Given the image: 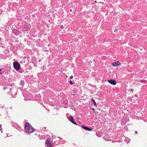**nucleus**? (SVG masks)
<instances>
[{
  "label": "nucleus",
  "mask_w": 147,
  "mask_h": 147,
  "mask_svg": "<svg viewBox=\"0 0 147 147\" xmlns=\"http://www.w3.org/2000/svg\"><path fill=\"white\" fill-rule=\"evenodd\" d=\"M13 66L14 68L16 70H18L20 67V65L18 62H14L13 64Z\"/></svg>",
  "instance_id": "7ed1b4c3"
},
{
  "label": "nucleus",
  "mask_w": 147,
  "mask_h": 147,
  "mask_svg": "<svg viewBox=\"0 0 147 147\" xmlns=\"http://www.w3.org/2000/svg\"><path fill=\"white\" fill-rule=\"evenodd\" d=\"M117 29H115V30H114V31L115 32H116V31H117Z\"/></svg>",
  "instance_id": "6ab92c4d"
},
{
  "label": "nucleus",
  "mask_w": 147,
  "mask_h": 147,
  "mask_svg": "<svg viewBox=\"0 0 147 147\" xmlns=\"http://www.w3.org/2000/svg\"><path fill=\"white\" fill-rule=\"evenodd\" d=\"M1 40V38H0V41Z\"/></svg>",
  "instance_id": "5701e85b"
},
{
  "label": "nucleus",
  "mask_w": 147,
  "mask_h": 147,
  "mask_svg": "<svg viewBox=\"0 0 147 147\" xmlns=\"http://www.w3.org/2000/svg\"><path fill=\"white\" fill-rule=\"evenodd\" d=\"M69 120L72 123L75 125H77V123L76 122L74 121V119L72 116H70L69 117Z\"/></svg>",
  "instance_id": "423d86ee"
},
{
  "label": "nucleus",
  "mask_w": 147,
  "mask_h": 147,
  "mask_svg": "<svg viewBox=\"0 0 147 147\" xmlns=\"http://www.w3.org/2000/svg\"><path fill=\"white\" fill-rule=\"evenodd\" d=\"M131 91H133V89H131Z\"/></svg>",
  "instance_id": "412c9836"
},
{
  "label": "nucleus",
  "mask_w": 147,
  "mask_h": 147,
  "mask_svg": "<svg viewBox=\"0 0 147 147\" xmlns=\"http://www.w3.org/2000/svg\"><path fill=\"white\" fill-rule=\"evenodd\" d=\"M108 82L113 85H115L116 84V81L114 80H108Z\"/></svg>",
  "instance_id": "39448f33"
},
{
  "label": "nucleus",
  "mask_w": 147,
  "mask_h": 147,
  "mask_svg": "<svg viewBox=\"0 0 147 147\" xmlns=\"http://www.w3.org/2000/svg\"><path fill=\"white\" fill-rule=\"evenodd\" d=\"M121 65V64L120 62L119 61H117V62H115L114 63H112V65L113 67H116L118 66H120Z\"/></svg>",
  "instance_id": "20e7f679"
},
{
  "label": "nucleus",
  "mask_w": 147,
  "mask_h": 147,
  "mask_svg": "<svg viewBox=\"0 0 147 147\" xmlns=\"http://www.w3.org/2000/svg\"><path fill=\"white\" fill-rule=\"evenodd\" d=\"M133 97H130V99L131 100V101L132 102H134L136 100H134L133 99Z\"/></svg>",
  "instance_id": "9b49d317"
},
{
  "label": "nucleus",
  "mask_w": 147,
  "mask_h": 147,
  "mask_svg": "<svg viewBox=\"0 0 147 147\" xmlns=\"http://www.w3.org/2000/svg\"><path fill=\"white\" fill-rule=\"evenodd\" d=\"M53 140H51L49 138H48L46 140L45 143L47 147H53Z\"/></svg>",
  "instance_id": "f03ea898"
},
{
  "label": "nucleus",
  "mask_w": 147,
  "mask_h": 147,
  "mask_svg": "<svg viewBox=\"0 0 147 147\" xmlns=\"http://www.w3.org/2000/svg\"><path fill=\"white\" fill-rule=\"evenodd\" d=\"M70 11H71V12L72 11V9H70Z\"/></svg>",
  "instance_id": "aec40b11"
},
{
  "label": "nucleus",
  "mask_w": 147,
  "mask_h": 147,
  "mask_svg": "<svg viewBox=\"0 0 147 147\" xmlns=\"http://www.w3.org/2000/svg\"><path fill=\"white\" fill-rule=\"evenodd\" d=\"M95 3H96V1H95Z\"/></svg>",
  "instance_id": "4be33fe9"
},
{
  "label": "nucleus",
  "mask_w": 147,
  "mask_h": 147,
  "mask_svg": "<svg viewBox=\"0 0 147 147\" xmlns=\"http://www.w3.org/2000/svg\"><path fill=\"white\" fill-rule=\"evenodd\" d=\"M25 128L26 131L30 134L32 133L35 131V129L29 123H27L25 125Z\"/></svg>",
  "instance_id": "f257e3e1"
},
{
  "label": "nucleus",
  "mask_w": 147,
  "mask_h": 147,
  "mask_svg": "<svg viewBox=\"0 0 147 147\" xmlns=\"http://www.w3.org/2000/svg\"><path fill=\"white\" fill-rule=\"evenodd\" d=\"M82 128L85 130H86L87 131H92V129H91L88 127L86 126H84L83 125H82Z\"/></svg>",
  "instance_id": "0eeeda50"
},
{
  "label": "nucleus",
  "mask_w": 147,
  "mask_h": 147,
  "mask_svg": "<svg viewBox=\"0 0 147 147\" xmlns=\"http://www.w3.org/2000/svg\"><path fill=\"white\" fill-rule=\"evenodd\" d=\"M13 32L16 35L18 34L19 32L16 29H14L13 30Z\"/></svg>",
  "instance_id": "1a4fd4ad"
},
{
  "label": "nucleus",
  "mask_w": 147,
  "mask_h": 147,
  "mask_svg": "<svg viewBox=\"0 0 147 147\" xmlns=\"http://www.w3.org/2000/svg\"><path fill=\"white\" fill-rule=\"evenodd\" d=\"M135 96L136 98H138V96H137V95L136 94L135 95Z\"/></svg>",
  "instance_id": "f3484780"
},
{
  "label": "nucleus",
  "mask_w": 147,
  "mask_h": 147,
  "mask_svg": "<svg viewBox=\"0 0 147 147\" xmlns=\"http://www.w3.org/2000/svg\"><path fill=\"white\" fill-rule=\"evenodd\" d=\"M24 29L26 30H29L30 28L29 26V24H26L24 25V27L23 28Z\"/></svg>",
  "instance_id": "6e6552de"
},
{
  "label": "nucleus",
  "mask_w": 147,
  "mask_h": 147,
  "mask_svg": "<svg viewBox=\"0 0 147 147\" xmlns=\"http://www.w3.org/2000/svg\"><path fill=\"white\" fill-rule=\"evenodd\" d=\"M135 133L136 134H137L138 133L137 131H135Z\"/></svg>",
  "instance_id": "dca6fc26"
},
{
  "label": "nucleus",
  "mask_w": 147,
  "mask_h": 147,
  "mask_svg": "<svg viewBox=\"0 0 147 147\" xmlns=\"http://www.w3.org/2000/svg\"><path fill=\"white\" fill-rule=\"evenodd\" d=\"M0 129H1V131L2 129L1 127V125H0Z\"/></svg>",
  "instance_id": "2eb2a0df"
},
{
  "label": "nucleus",
  "mask_w": 147,
  "mask_h": 147,
  "mask_svg": "<svg viewBox=\"0 0 147 147\" xmlns=\"http://www.w3.org/2000/svg\"><path fill=\"white\" fill-rule=\"evenodd\" d=\"M91 100L92 101V102L94 104V105L96 107V106H97L96 104V102L94 100V99L93 98H92Z\"/></svg>",
  "instance_id": "9d476101"
},
{
  "label": "nucleus",
  "mask_w": 147,
  "mask_h": 147,
  "mask_svg": "<svg viewBox=\"0 0 147 147\" xmlns=\"http://www.w3.org/2000/svg\"><path fill=\"white\" fill-rule=\"evenodd\" d=\"M101 3H101H100V2L98 3Z\"/></svg>",
  "instance_id": "b1692460"
},
{
  "label": "nucleus",
  "mask_w": 147,
  "mask_h": 147,
  "mask_svg": "<svg viewBox=\"0 0 147 147\" xmlns=\"http://www.w3.org/2000/svg\"><path fill=\"white\" fill-rule=\"evenodd\" d=\"M92 109L93 110V111H95V110L94 109L92 108Z\"/></svg>",
  "instance_id": "a211bd4d"
},
{
  "label": "nucleus",
  "mask_w": 147,
  "mask_h": 147,
  "mask_svg": "<svg viewBox=\"0 0 147 147\" xmlns=\"http://www.w3.org/2000/svg\"><path fill=\"white\" fill-rule=\"evenodd\" d=\"M69 83L71 85H72L73 84V82L71 80H70L69 81Z\"/></svg>",
  "instance_id": "f8f14e48"
},
{
  "label": "nucleus",
  "mask_w": 147,
  "mask_h": 147,
  "mask_svg": "<svg viewBox=\"0 0 147 147\" xmlns=\"http://www.w3.org/2000/svg\"><path fill=\"white\" fill-rule=\"evenodd\" d=\"M73 76H70V78L71 79H72V78H73Z\"/></svg>",
  "instance_id": "4468645a"
},
{
  "label": "nucleus",
  "mask_w": 147,
  "mask_h": 147,
  "mask_svg": "<svg viewBox=\"0 0 147 147\" xmlns=\"http://www.w3.org/2000/svg\"><path fill=\"white\" fill-rule=\"evenodd\" d=\"M61 28L62 29H63L64 28L63 26V25H62L61 26Z\"/></svg>",
  "instance_id": "ddd939ff"
}]
</instances>
